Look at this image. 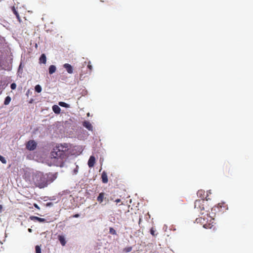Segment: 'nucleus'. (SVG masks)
Wrapping results in <instances>:
<instances>
[{
  "label": "nucleus",
  "mask_w": 253,
  "mask_h": 253,
  "mask_svg": "<svg viewBox=\"0 0 253 253\" xmlns=\"http://www.w3.org/2000/svg\"><path fill=\"white\" fill-rule=\"evenodd\" d=\"M55 178L53 174H43L37 171L32 175V181L37 187L42 188L51 183Z\"/></svg>",
  "instance_id": "nucleus-1"
},
{
  "label": "nucleus",
  "mask_w": 253,
  "mask_h": 253,
  "mask_svg": "<svg viewBox=\"0 0 253 253\" xmlns=\"http://www.w3.org/2000/svg\"><path fill=\"white\" fill-rule=\"evenodd\" d=\"M69 149L68 144L64 143L60 144L54 147L51 152V156L54 158H65Z\"/></svg>",
  "instance_id": "nucleus-2"
},
{
  "label": "nucleus",
  "mask_w": 253,
  "mask_h": 253,
  "mask_svg": "<svg viewBox=\"0 0 253 253\" xmlns=\"http://www.w3.org/2000/svg\"><path fill=\"white\" fill-rule=\"evenodd\" d=\"M205 201L204 200H197L195 202V208L197 209L201 212V214L209 215L207 207H204Z\"/></svg>",
  "instance_id": "nucleus-3"
},
{
  "label": "nucleus",
  "mask_w": 253,
  "mask_h": 253,
  "mask_svg": "<svg viewBox=\"0 0 253 253\" xmlns=\"http://www.w3.org/2000/svg\"><path fill=\"white\" fill-rule=\"evenodd\" d=\"M37 143L33 140H29L26 144V148L30 151L36 149L37 147Z\"/></svg>",
  "instance_id": "nucleus-4"
},
{
  "label": "nucleus",
  "mask_w": 253,
  "mask_h": 253,
  "mask_svg": "<svg viewBox=\"0 0 253 253\" xmlns=\"http://www.w3.org/2000/svg\"><path fill=\"white\" fill-rule=\"evenodd\" d=\"M214 219H210V222L204 224L203 227L206 229H211L214 226Z\"/></svg>",
  "instance_id": "nucleus-5"
},
{
  "label": "nucleus",
  "mask_w": 253,
  "mask_h": 253,
  "mask_svg": "<svg viewBox=\"0 0 253 253\" xmlns=\"http://www.w3.org/2000/svg\"><path fill=\"white\" fill-rule=\"evenodd\" d=\"M30 219L34 221H38L39 222H45L46 220L44 218H42L35 216H30Z\"/></svg>",
  "instance_id": "nucleus-6"
},
{
  "label": "nucleus",
  "mask_w": 253,
  "mask_h": 253,
  "mask_svg": "<svg viewBox=\"0 0 253 253\" xmlns=\"http://www.w3.org/2000/svg\"><path fill=\"white\" fill-rule=\"evenodd\" d=\"M95 163V158L93 156H91L88 161V166L89 168H92Z\"/></svg>",
  "instance_id": "nucleus-7"
},
{
  "label": "nucleus",
  "mask_w": 253,
  "mask_h": 253,
  "mask_svg": "<svg viewBox=\"0 0 253 253\" xmlns=\"http://www.w3.org/2000/svg\"><path fill=\"white\" fill-rule=\"evenodd\" d=\"M63 67L66 70L67 72L69 74H72L73 72V69L72 66L68 64L65 63L63 65Z\"/></svg>",
  "instance_id": "nucleus-8"
},
{
  "label": "nucleus",
  "mask_w": 253,
  "mask_h": 253,
  "mask_svg": "<svg viewBox=\"0 0 253 253\" xmlns=\"http://www.w3.org/2000/svg\"><path fill=\"white\" fill-rule=\"evenodd\" d=\"M17 9V7L16 8L14 6L11 7V10H12V11L15 15L17 20L20 23L21 22V19L20 18V15L19 14V13H18Z\"/></svg>",
  "instance_id": "nucleus-9"
},
{
  "label": "nucleus",
  "mask_w": 253,
  "mask_h": 253,
  "mask_svg": "<svg viewBox=\"0 0 253 253\" xmlns=\"http://www.w3.org/2000/svg\"><path fill=\"white\" fill-rule=\"evenodd\" d=\"M102 181L103 183H107L108 181L107 173L104 171L101 174Z\"/></svg>",
  "instance_id": "nucleus-10"
},
{
  "label": "nucleus",
  "mask_w": 253,
  "mask_h": 253,
  "mask_svg": "<svg viewBox=\"0 0 253 253\" xmlns=\"http://www.w3.org/2000/svg\"><path fill=\"white\" fill-rule=\"evenodd\" d=\"M83 126L84 127L88 129L89 130H91L92 129V126L90 122L87 121H84L83 123Z\"/></svg>",
  "instance_id": "nucleus-11"
},
{
  "label": "nucleus",
  "mask_w": 253,
  "mask_h": 253,
  "mask_svg": "<svg viewBox=\"0 0 253 253\" xmlns=\"http://www.w3.org/2000/svg\"><path fill=\"white\" fill-rule=\"evenodd\" d=\"M104 198H105V193L103 192H101V193H99L98 196L97 197V200L99 203H101L103 202Z\"/></svg>",
  "instance_id": "nucleus-12"
},
{
  "label": "nucleus",
  "mask_w": 253,
  "mask_h": 253,
  "mask_svg": "<svg viewBox=\"0 0 253 253\" xmlns=\"http://www.w3.org/2000/svg\"><path fill=\"white\" fill-rule=\"evenodd\" d=\"M39 62L40 63L45 64L46 62V56L44 54H42L40 58Z\"/></svg>",
  "instance_id": "nucleus-13"
},
{
  "label": "nucleus",
  "mask_w": 253,
  "mask_h": 253,
  "mask_svg": "<svg viewBox=\"0 0 253 253\" xmlns=\"http://www.w3.org/2000/svg\"><path fill=\"white\" fill-rule=\"evenodd\" d=\"M58 240H59L62 246H65L66 243V242L65 241L64 237L62 235H59L58 236Z\"/></svg>",
  "instance_id": "nucleus-14"
},
{
  "label": "nucleus",
  "mask_w": 253,
  "mask_h": 253,
  "mask_svg": "<svg viewBox=\"0 0 253 253\" xmlns=\"http://www.w3.org/2000/svg\"><path fill=\"white\" fill-rule=\"evenodd\" d=\"M52 110L55 114H59L61 111L60 108L56 105L52 106Z\"/></svg>",
  "instance_id": "nucleus-15"
},
{
  "label": "nucleus",
  "mask_w": 253,
  "mask_h": 253,
  "mask_svg": "<svg viewBox=\"0 0 253 253\" xmlns=\"http://www.w3.org/2000/svg\"><path fill=\"white\" fill-rule=\"evenodd\" d=\"M56 67L54 65H50L49 67V74H52L56 71Z\"/></svg>",
  "instance_id": "nucleus-16"
},
{
  "label": "nucleus",
  "mask_w": 253,
  "mask_h": 253,
  "mask_svg": "<svg viewBox=\"0 0 253 253\" xmlns=\"http://www.w3.org/2000/svg\"><path fill=\"white\" fill-rule=\"evenodd\" d=\"M197 195L198 196L202 198L201 200H204L205 196V191L202 190H199L197 192Z\"/></svg>",
  "instance_id": "nucleus-17"
},
{
  "label": "nucleus",
  "mask_w": 253,
  "mask_h": 253,
  "mask_svg": "<svg viewBox=\"0 0 253 253\" xmlns=\"http://www.w3.org/2000/svg\"><path fill=\"white\" fill-rule=\"evenodd\" d=\"M87 67L88 69V71L86 73V74L89 75H90V74L91 73V71L92 70V65L91 64V62L90 61H89L88 62V64H87Z\"/></svg>",
  "instance_id": "nucleus-18"
},
{
  "label": "nucleus",
  "mask_w": 253,
  "mask_h": 253,
  "mask_svg": "<svg viewBox=\"0 0 253 253\" xmlns=\"http://www.w3.org/2000/svg\"><path fill=\"white\" fill-rule=\"evenodd\" d=\"M10 101H11V98L10 96H8L6 97V98H5L4 101V104L5 105L9 104Z\"/></svg>",
  "instance_id": "nucleus-19"
},
{
  "label": "nucleus",
  "mask_w": 253,
  "mask_h": 253,
  "mask_svg": "<svg viewBox=\"0 0 253 253\" xmlns=\"http://www.w3.org/2000/svg\"><path fill=\"white\" fill-rule=\"evenodd\" d=\"M35 89V91L38 93H40L42 91V87L39 84L36 85Z\"/></svg>",
  "instance_id": "nucleus-20"
},
{
  "label": "nucleus",
  "mask_w": 253,
  "mask_h": 253,
  "mask_svg": "<svg viewBox=\"0 0 253 253\" xmlns=\"http://www.w3.org/2000/svg\"><path fill=\"white\" fill-rule=\"evenodd\" d=\"M59 104L61 106L64 107H66L67 108V107H69V105L68 104H67V103H65L64 102H60L59 103Z\"/></svg>",
  "instance_id": "nucleus-21"
},
{
  "label": "nucleus",
  "mask_w": 253,
  "mask_h": 253,
  "mask_svg": "<svg viewBox=\"0 0 253 253\" xmlns=\"http://www.w3.org/2000/svg\"><path fill=\"white\" fill-rule=\"evenodd\" d=\"M150 233L152 235H153V236H155L156 235H157V234H155V232L156 231V229H154L153 227L151 228V229H150Z\"/></svg>",
  "instance_id": "nucleus-22"
},
{
  "label": "nucleus",
  "mask_w": 253,
  "mask_h": 253,
  "mask_svg": "<svg viewBox=\"0 0 253 253\" xmlns=\"http://www.w3.org/2000/svg\"><path fill=\"white\" fill-rule=\"evenodd\" d=\"M132 249L131 247H127L124 249V251L126 253H129L132 251Z\"/></svg>",
  "instance_id": "nucleus-23"
},
{
  "label": "nucleus",
  "mask_w": 253,
  "mask_h": 253,
  "mask_svg": "<svg viewBox=\"0 0 253 253\" xmlns=\"http://www.w3.org/2000/svg\"><path fill=\"white\" fill-rule=\"evenodd\" d=\"M109 232L110 234H112V235H116V230L112 227H110L109 228Z\"/></svg>",
  "instance_id": "nucleus-24"
},
{
  "label": "nucleus",
  "mask_w": 253,
  "mask_h": 253,
  "mask_svg": "<svg viewBox=\"0 0 253 253\" xmlns=\"http://www.w3.org/2000/svg\"><path fill=\"white\" fill-rule=\"evenodd\" d=\"M36 253H41V249L39 246H36L35 247Z\"/></svg>",
  "instance_id": "nucleus-25"
},
{
  "label": "nucleus",
  "mask_w": 253,
  "mask_h": 253,
  "mask_svg": "<svg viewBox=\"0 0 253 253\" xmlns=\"http://www.w3.org/2000/svg\"><path fill=\"white\" fill-rule=\"evenodd\" d=\"M0 161L3 164H6V161L5 159L2 156L0 155Z\"/></svg>",
  "instance_id": "nucleus-26"
},
{
  "label": "nucleus",
  "mask_w": 253,
  "mask_h": 253,
  "mask_svg": "<svg viewBox=\"0 0 253 253\" xmlns=\"http://www.w3.org/2000/svg\"><path fill=\"white\" fill-rule=\"evenodd\" d=\"M10 87L12 89L14 90L16 87V84L15 83H12L10 85Z\"/></svg>",
  "instance_id": "nucleus-27"
},
{
  "label": "nucleus",
  "mask_w": 253,
  "mask_h": 253,
  "mask_svg": "<svg viewBox=\"0 0 253 253\" xmlns=\"http://www.w3.org/2000/svg\"><path fill=\"white\" fill-rule=\"evenodd\" d=\"M83 73H81L80 74V79L81 80H82V78H84L85 77V76L83 77Z\"/></svg>",
  "instance_id": "nucleus-28"
},
{
  "label": "nucleus",
  "mask_w": 253,
  "mask_h": 253,
  "mask_svg": "<svg viewBox=\"0 0 253 253\" xmlns=\"http://www.w3.org/2000/svg\"><path fill=\"white\" fill-rule=\"evenodd\" d=\"M121 199H116V200H115V202H116V203H120V202H121Z\"/></svg>",
  "instance_id": "nucleus-29"
},
{
  "label": "nucleus",
  "mask_w": 253,
  "mask_h": 253,
  "mask_svg": "<svg viewBox=\"0 0 253 253\" xmlns=\"http://www.w3.org/2000/svg\"><path fill=\"white\" fill-rule=\"evenodd\" d=\"M34 207H35L36 208H37V209H39V210L40 209L39 207V206H38L36 204H34Z\"/></svg>",
  "instance_id": "nucleus-30"
},
{
  "label": "nucleus",
  "mask_w": 253,
  "mask_h": 253,
  "mask_svg": "<svg viewBox=\"0 0 253 253\" xmlns=\"http://www.w3.org/2000/svg\"><path fill=\"white\" fill-rule=\"evenodd\" d=\"M74 172H75V173H76H76H77V172H78V168H77V167L76 168V169H75L74 170Z\"/></svg>",
  "instance_id": "nucleus-31"
},
{
  "label": "nucleus",
  "mask_w": 253,
  "mask_h": 253,
  "mask_svg": "<svg viewBox=\"0 0 253 253\" xmlns=\"http://www.w3.org/2000/svg\"><path fill=\"white\" fill-rule=\"evenodd\" d=\"M79 216V215L78 214H76L74 215V217H78Z\"/></svg>",
  "instance_id": "nucleus-32"
},
{
  "label": "nucleus",
  "mask_w": 253,
  "mask_h": 253,
  "mask_svg": "<svg viewBox=\"0 0 253 253\" xmlns=\"http://www.w3.org/2000/svg\"><path fill=\"white\" fill-rule=\"evenodd\" d=\"M21 65H22V64L21 63L19 67V71L20 70V69H22Z\"/></svg>",
  "instance_id": "nucleus-33"
},
{
  "label": "nucleus",
  "mask_w": 253,
  "mask_h": 253,
  "mask_svg": "<svg viewBox=\"0 0 253 253\" xmlns=\"http://www.w3.org/2000/svg\"><path fill=\"white\" fill-rule=\"evenodd\" d=\"M2 209V205H0V211H1Z\"/></svg>",
  "instance_id": "nucleus-34"
},
{
  "label": "nucleus",
  "mask_w": 253,
  "mask_h": 253,
  "mask_svg": "<svg viewBox=\"0 0 253 253\" xmlns=\"http://www.w3.org/2000/svg\"><path fill=\"white\" fill-rule=\"evenodd\" d=\"M141 218H139V222H138V224H140V222H141Z\"/></svg>",
  "instance_id": "nucleus-35"
},
{
  "label": "nucleus",
  "mask_w": 253,
  "mask_h": 253,
  "mask_svg": "<svg viewBox=\"0 0 253 253\" xmlns=\"http://www.w3.org/2000/svg\"><path fill=\"white\" fill-rule=\"evenodd\" d=\"M28 231H29V232H31L32 231V229L29 228L28 229Z\"/></svg>",
  "instance_id": "nucleus-36"
},
{
  "label": "nucleus",
  "mask_w": 253,
  "mask_h": 253,
  "mask_svg": "<svg viewBox=\"0 0 253 253\" xmlns=\"http://www.w3.org/2000/svg\"><path fill=\"white\" fill-rule=\"evenodd\" d=\"M226 207H227V206H226V205H225V209H227Z\"/></svg>",
  "instance_id": "nucleus-37"
},
{
  "label": "nucleus",
  "mask_w": 253,
  "mask_h": 253,
  "mask_svg": "<svg viewBox=\"0 0 253 253\" xmlns=\"http://www.w3.org/2000/svg\"><path fill=\"white\" fill-rule=\"evenodd\" d=\"M218 206L221 207V206H220V204H218Z\"/></svg>",
  "instance_id": "nucleus-38"
}]
</instances>
